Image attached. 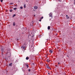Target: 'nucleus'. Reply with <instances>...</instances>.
<instances>
[{
	"mask_svg": "<svg viewBox=\"0 0 75 75\" xmlns=\"http://www.w3.org/2000/svg\"><path fill=\"white\" fill-rule=\"evenodd\" d=\"M1 51H2V54H3V52H4V48H2L1 49Z\"/></svg>",
	"mask_w": 75,
	"mask_h": 75,
	"instance_id": "obj_1",
	"label": "nucleus"
},
{
	"mask_svg": "<svg viewBox=\"0 0 75 75\" xmlns=\"http://www.w3.org/2000/svg\"><path fill=\"white\" fill-rule=\"evenodd\" d=\"M49 16L50 17H51V18H52V13H50L49 14Z\"/></svg>",
	"mask_w": 75,
	"mask_h": 75,
	"instance_id": "obj_2",
	"label": "nucleus"
},
{
	"mask_svg": "<svg viewBox=\"0 0 75 75\" xmlns=\"http://www.w3.org/2000/svg\"><path fill=\"white\" fill-rule=\"evenodd\" d=\"M46 67L47 68H48V69H50V67L49 66H48V65L47 64H46Z\"/></svg>",
	"mask_w": 75,
	"mask_h": 75,
	"instance_id": "obj_3",
	"label": "nucleus"
},
{
	"mask_svg": "<svg viewBox=\"0 0 75 75\" xmlns=\"http://www.w3.org/2000/svg\"><path fill=\"white\" fill-rule=\"evenodd\" d=\"M34 8L36 10H37V9L38 8V7H37V6H34Z\"/></svg>",
	"mask_w": 75,
	"mask_h": 75,
	"instance_id": "obj_4",
	"label": "nucleus"
},
{
	"mask_svg": "<svg viewBox=\"0 0 75 75\" xmlns=\"http://www.w3.org/2000/svg\"><path fill=\"white\" fill-rule=\"evenodd\" d=\"M53 52V51H52V50H50L49 51V52L50 53H52Z\"/></svg>",
	"mask_w": 75,
	"mask_h": 75,
	"instance_id": "obj_5",
	"label": "nucleus"
},
{
	"mask_svg": "<svg viewBox=\"0 0 75 75\" xmlns=\"http://www.w3.org/2000/svg\"><path fill=\"white\" fill-rule=\"evenodd\" d=\"M21 48L22 49H23V50H25V47L22 46L21 47Z\"/></svg>",
	"mask_w": 75,
	"mask_h": 75,
	"instance_id": "obj_6",
	"label": "nucleus"
},
{
	"mask_svg": "<svg viewBox=\"0 0 75 75\" xmlns=\"http://www.w3.org/2000/svg\"><path fill=\"white\" fill-rule=\"evenodd\" d=\"M13 26H15V25H16V23H15V22H14L13 23Z\"/></svg>",
	"mask_w": 75,
	"mask_h": 75,
	"instance_id": "obj_7",
	"label": "nucleus"
},
{
	"mask_svg": "<svg viewBox=\"0 0 75 75\" xmlns=\"http://www.w3.org/2000/svg\"><path fill=\"white\" fill-rule=\"evenodd\" d=\"M48 30H50V26H48L47 28Z\"/></svg>",
	"mask_w": 75,
	"mask_h": 75,
	"instance_id": "obj_8",
	"label": "nucleus"
},
{
	"mask_svg": "<svg viewBox=\"0 0 75 75\" xmlns=\"http://www.w3.org/2000/svg\"><path fill=\"white\" fill-rule=\"evenodd\" d=\"M66 16V17H67V19L69 18V17L68 16V15H67Z\"/></svg>",
	"mask_w": 75,
	"mask_h": 75,
	"instance_id": "obj_9",
	"label": "nucleus"
},
{
	"mask_svg": "<svg viewBox=\"0 0 75 75\" xmlns=\"http://www.w3.org/2000/svg\"><path fill=\"white\" fill-rule=\"evenodd\" d=\"M46 61H47V62H50V61L49 60V59H47V60Z\"/></svg>",
	"mask_w": 75,
	"mask_h": 75,
	"instance_id": "obj_10",
	"label": "nucleus"
},
{
	"mask_svg": "<svg viewBox=\"0 0 75 75\" xmlns=\"http://www.w3.org/2000/svg\"><path fill=\"white\" fill-rule=\"evenodd\" d=\"M28 59H29V58L28 57H26V60H28Z\"/></svg>",
	"mask_w": 75,
	"mask_h": 75,
	"instance_id": "obj_11",
	"label": "nucleus"
},
{
	"mask_svg": "<svg viewBox=\"0 0 75 75\" xmlns=\"http://www.w3.org/2000/svg\"><path fill=\"white\" fill-rule=\"evenodd\" d=\"M31 47H33L34 48V44H32L31 46Z\"/></svg>",
	"mask_w": 75,
	"mask_h": 75,
	"instance_id": "obj_12",
	"label": "nucleus"
},
{
	"mask_svg": "<svg viewBox=\"0 0 75 75\" xmlns=\"http://www.w3.org/2000/svg\"><path fill=\"white\" fill-rule=\"evenodd\" d=\"M33 23L34 22H33V21H32L30 23V25L31 24H33Z\"/></svg>",
	"mask_w": 75,
	"mask_h": 75,
	"instance_id": "obj_13",
	"label": "nucleus"
},
{
	"mask_svg": "<svg viewBox=\"0 0 75 75\" xmlns=\"http://www.w3.org/2000/svg\"><path fill=\"white\" fill-rule=\"evenodd\" d=\"M13 10H17V8H13Z\"/></svg>",
	"mask_w": 75,
	"mask_h": 75,
	"instance_id": "obj_14",
	"label": "nucleus"
},
{
	"mask_svg": "<svg viewBox=\"0 0 75 75\" xmlns=\"http://www.w3.org/2000/svg\"><path fill=\"white\" fill-rule=\"evenodd\" d=\"M26 5H25V4H24V8H25V7H26Z\"/></svg>",
	"mask_w": 75,
	"mask_h": 75,
	"instance_id": "obj_15",
	"label": "nucleus"
},
{
	"mask_svg": "<svg viewBox=\"0 0 75 75\" xmlns=\"http://www.w3.org/2000/svg\"><path fill=\"white\" fill-rule=\"evenodd\" d=\"M10 12H12V11H13V10H12V9H11L10 10Z\"/></svg>",
	"mask_w": 75,
	"mask_h": 75,
	"instance_id": "obj_16",
	"label": "nucleus"
},
{
	"mask_svg": "<svg viewBox=\"0 0 75 75\" xmlns=\"http://www.w3.org/2000/svg\"><path fill=\"white\" fill-rule=\"evenodd\" d=\"M26 67H27V68H28V64H26Z\"/></svg>",
	"mask_w": 75,
	"mask_h": 75,
	"instance_id": "obj_17",
	"label": "nucleus"
},
{
	"mask_svg": "<svg viewBox=\"0 0 75 75\" xmlns=\"http://www.w3.org/2000/svg\"><path fill=\"white\" fill-rule=\"evenodd\" d=\"M15 16H16V14H14L13 16V17H15Z\"/></svg>",
	"mask_w": 75,
	"mask_h": 75,
	"instance_id": "obj_18",
	"label": "nucleus"
},
{
	"mask_svg": "<svg viewBox=\"0 0 75 75\" xmlns=\"http://www.w3.org/2000/svg\"><path fill=\"white\" fill-rule=\"evenodd\" d=\"M23 7L21 6V7H20V9H23Z\"/></svg>",
	"mask_w": 75,
	"mask_h": 75,
	"instance_id": "obj_19",
	"label": "nucleus"
},
{
	"mask_svg": "<svg viewBox=\"0 0 75 75\" xmlns=\"http://www.w3.org/2000/svg\"><path fill=\"white\" fill-rule=\"evenodd\" d=\"M11 65H12V63H11L9 64V66H11Z\"/></svg>",
	"mask_w": 75,
	"mask_h": 75,
	"instance_id": "obj_20",
	"label": "nucleus"
},
{
	"mask_svg": "<svg viewBox=\"0 0 75 75\" xmlns=\"http://www.w3.org/2000/svg\"><path fill=\"white\" fill-rule=\"evenodd\" d=\"M13 3H11L10 4V5H11V4H13Z\"/></svg>",
	"mask_w": 75,
	"mask_h": 75,
	"instance_id": "obj_21",
	"label": "nucleus"
},
{
	"mask_svg": "<svg viewBox=\"0 0 75 75\" xmlns=\"http://www.w3.org/2000/svg\"><path fill=\"white\" fill-rule=\"evenodd\" d=\"M28 71L29 72H30V71H31V70H30V69H29L28 70Z\"/></svg>",
	"mask_w": 75,
	"mask_h": 75,
	"instance_id": "obj_22",
	"label": "nucleus"
},
{
	"mask_svg": "<svg viewBox=\"0 0 75 75\" xmlns=\"http://www.w3.org/2000/svg\"><path fill=\"white\" fill-rule=\"evenodd\" d=\"M43 17H42L40 19H41V20H42V19L43 18Z\"/></svg>",
	"mask_w": 75,
	"mask_h": 75,
	"instance_id": "obj_23",
	"label": "nucleus"
},
{
	"mask_svg": "<svg viewBox=\"0 0 75 75\" xmlns=\"http://www.w3.org/2000/svg\"><path fill=\"white\" fill-rule=\"evenodd\" d=\"M59 1L60 2H61V1H62V0H59Z\"/></svg>",
	"mask_w": 75,
	"mask_h": 75,
	"instance_id": "obj_24",
	"label": "nucleus"
},
{
	"mask_svg": "<svg viewBox=\"0 0 75 75\" xmlns=\"http://www.w3.org/2000/svg\"><path fill=\"white\" fill-rule=\"evenodd\" d=\"M74 4L75 5V0H74Z\"/></svg>",
	"mask_w": 75,
	"mask_h": 75,
	"instance_id": "obj_25",
	"label": "nucleus"
},
{
	"mask_svg": "<svg viewBox=\"0 0 75 75\" xmlns=\"http://www.w3.org/2000/svg\"><path fill=\"white\" fill-rule=\"evenodd\" d=\"M39 21H41V19H40Z\"/></svg>",
	"mask_w": 75,
	"mask_h": 75,
	"instance_id": "obj_26",
	"label": "nucleus"
},
{
	"mask_svg": "<svg viewBox=\"0 0 75 75\" xmlns=\"http://www.w3.org/2000/svg\"><path fill=\"white\" fill-rule=\"evenodd\" d=\"M1 2H3V0H1Z\"/></svg>",
	"mask_w": 75,
	"mask_h": 75,
	"instance_id": "obj_27",
	"label": "nucleus"
},
{
	"mask_svg": "<svg viewBox=\"0 0 75 75\" xmlns=\"http://www.w3.org/2000/svg\"><path fill=\"white\" fill-rule=\"evenodd\" d=\"M58 64L59 65L60 64V63H58Z\"/></svg>",
	"mask_w": 75,
	"mask_h": 75,
	"instance_id": "obj_28",
	"label": "nucleus"
},
{
	"mask_svg": "<svg viewBox=\"0 0 75 75\" xmlns=\"http://www.w3.org/2000/svg\"><path fill=\"white\" fill-rule=\"evenodd\" d=\"M48 74L49 75H50V73H48Z\"/></svg>",
	"mask_w": 75,
	"mask_h": 75,
	"instance_id": "obj_29",
	"label": "nucleus"
},
{
	"mask_svg": "<svg viewBox=\"0 0 75 75\" xmlns=\"http://www.w3.org/2000/svg\"><path fill=\"white\" fill-rule=\"evenodd\" d=\"M34 16L35 17V15H34Z\"/></svg>",
	"mask_w": 75,
	"mask_h": 75,
	"instance_id": "obj_30",
	"label": "nucleus"
}]
</instances>
